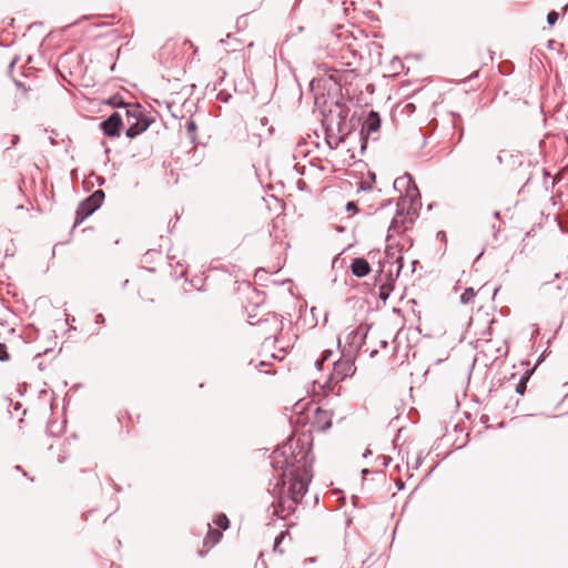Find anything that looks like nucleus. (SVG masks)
Returning a JSON list of instances; mask_svg holds the SVG:
<instances>
[{"label": "nucleus", "mask_w": 568, "mask_h": 568, "mask_svg": "<svg viewBox=\"0 0 568 568\" xmlns=\"http://www.w3.org/2000/svg\"><path fill=\"white\" fill-rule=\"evenodd\" d=\"M270 458L277 477L273 487L267 489L276 499L268 509H273V516L284 518L295 513L297 505L308 491L313 479L314 456L311 448H305L302 439L288 438L276 447Z\"/></svg>", "instance_id": "nucleus-1"}, {"label": "nucleus", "mask_w": 568, "mask_h": 568, "mask_svg": "<svg viewBox=\"0 0 568 568\" xmlns=\"http://www.w3.org/2000/svg\"><path fill=\"white\" fill-rule=\"evenodd\" d=\"M393 186L396 191H405L396 203V216L392 220L388 231L399 232V229H408L414 224L422 209L420 192L409 173L395 179Z\"/></svg>", "instance_id": "nucleus-2"}, {"label": "nucleus", "mask_w": 568, "mask_h": 568, "mask_svg": "<svg viewBox=\"0 0 568 568\" xmlns=\"http://www.w3.org/2000/svg\"><path fill=\"white\" fill-rule=\"evenodd\" d=\"M337 112L336 116V136L334 140V146H339L342 143L355 132L361 129L362 113L358 111H352L351 108L341 100L334 102Z\"/></svg>", "instance_id": "nucleus-3"}, {"label": "nucleus", "mask_w": 568, "mask_h": 568, "mask_svg": "<svg viewBox=\"0 0 568 568\" xmlns=\"http://www.w3.org/2000/svg\"><path fill=\"white\" fill-rule=\"evenodd\" d=\"M356 354L345 353L341 351L339 359L333 363L332 373L327 382L324 384L323 389H332L335 385L343 382L347 377H352L356 372Z\"/></svg>", "instance_id": "nucleus-4"}, {"label": "nucleus", "mask_w": 568, "mask_h": 568, "mask_svg": "<svg viewBox=\"0 0 568 568\" xmlns=\"http://www.w3.org/2000/svg\"><path fill=\"white\" fill-rule=\"evenodd\" d=\"M125 116L128 124V128L125 129V136L128 139L139 136L154 122V119L149 116L145 109L138 103L126 109Z\"/></svg>", "instance_id": "nucleus-5"}, {"label": "nucleus", "mask_w": 568, "mask_h": 568, "mask_svg": "<svg viewBox=\"0 0 568 568\" xmlns=\"http://www.w3.org/2000/svg\"><path fill=\"white\" fill-rule=\"evenodd\" d=\"M105 199V193L103 190L99 189L92 192L89 196L83 199L77 210L74 223L72 226V231L82 224L89 216H91L95 211H98L103 204Z\"/></svg>", "instance_id": "nucleus-6"}, {"label": "nucleus", "mask_w": 568, "mask_h": 568, "mask_svg": "<svg viewBox=\"0 0 568 568\" xmlns=\"http://www.w3.org/2000/svg\"><path fill=\"white\" fill-rule=\"evenodd\" d=\"M382 126V118L381 114L375 111L371 110L366 118L362 115V124L361 129L358 130V142H359V151L361 154H364L367 146L368 141L371 139V135L374 133L379 132Z\"/></svg>", "instance_id": "nucleus-7"}, {"label": "nucleus", "mask_w": 568, "mask_h": 568, "mask_svg": "<svg viewBox=\"0 0 568 568\" xmlns=\"http://www.w3.org/2000/svg\"><path fill=\"white\" fill-rule=\"evenodd\" d=\"M396 263L397 268L395 271L388 268L387 274L382 275V277L378 276V273L375 275V280L381 282L378 297L383 302H386L389 298L394 290L395 281L404 267V256L399 255L396 258Z\"/></svg>", "instance_id": "nucleus-8"}, {"label": "nucleus", "mask_w": 568, "mask_h": 568, "mask_svg": "<svg viewBox=\"0 0 568 568\" xmlns=\"http://www.w3.org/2000/svg\"><path fill=\"white\" fill-rule=\"evenodd\" d=\"M99 126L106 138H119L124 128L122 114L116 110L113 111L106 119L100 122Z\"/></svg>", "instance_id": "nucleus-9"}, {"label": "nucleus", "mask_w": 568, "mask_h": 568, "mask_svg": "<svg viewBox=\"0 0 568 568\" xmlns=\"http://www.w3.org/2000/svg\"><path fill=\"white\" fill-rule=\"evenodd\" d=\"M333 413L321 407H316L313 412L310 423L312 428L317 432H326L332 427Z\"/></svg>", "instance_id": "nucleus-10"}, {"label": "nucleus", "mask_w": 568, "mask_h": 568, "mask_svg": "<svg viewBox=\"0 0 568 568\" xmlns=\"http://www.w3.org/2000/svg\"><path fill=\"white\" fill-rule=\"evenodd\" d=\"M334 124L336 125V116L333 110H329L328 114L323 113L322 126L324 130V139L325 143L331 150H335L338 146H334V140L336 133H334Z\"/></svg>", "instance_id": "nucleus-11"}, {"label": "nucleus", "mask_w": 568, "mask_h": 568, "mask_svg": "<svg viewBox=\"0 0 568 568\" xmlns=\"http://www.w3.org/2000/svg\"><path fill=\"white\" fill-rule=\"evenodd\" d=\"M403 254L400 253V250H398V254L396 255L395 248L393 245H386L384 250V258L378 261V276L382 277V275L387 274L386 265H389V268L393 270V265L397 266L396 258Z\"/></svg>", "instance_id": "nucleus-12"}, {"label": "nucleus", "mask_w": 568, "mask_h": 568, "mask_svg": "<svg viewBox=\"0 0 568 568\" xmlns=\"http://www.w3.org/2000/svg\"><path fill=\"white\" fill-rule=\"evenodd\" d=\"M258 307H260V303L257 302V303L254 304L253 310L248 311V313H247L248 323L251 325L262 324V323L268 322L270 317H272V320L276 324V331L281 332L282 328H283V323H282V320L280 318V315L274 313V312H268L266 314L268 317H265V318L264 317H257V314L254 313V311L257 310Z\"/></svg>", "instance_id": "nucleus-13"}, {"label": "nucleus", "mask_w": 568, "mask_h": 568, "mask_svg": "<svg viewBox=\"0 0 568 568\" xmlns=\"http://www.w3.org/2000/svg\"><path fill=\"white\" fill-rule=\"evenodd\" d=\"M351 272L354 276L363 278L372 272L371 264L365 257H354L351 263Z\"/></svg>", "instance_id": "nucleus-14"}, {"label": "nucleus", "mask_w": 568, "mask_h": 568, "mask_svg": "<svg viewBox=\"0 0 568 568\" xmlns=\"http://www.w3.org/2000/svg\"><path fill=\"white\" fill-rule=\"evenodd\" d=\"M365 339L366 332L361 333L358 328L351 331L346 336V343L349 347L354 348V354H356V356L365 344Z\"/></svg>", "instance_id": "nucleus-15"}, {"label": "nucleus", "mask_w": 568, "mask_h": 568, "mask_svg": "<svg viewBox=\"0 0 568 568\" xmlns=\"http://www.w3.org/2000/svg\"><path fill=\"white\" fill-rule=\"evenodd\" d=\"M184 129H185V132H186V135H187L190 142L193 145H197V144L204 145L205 144L203 141H200L197 139V135H196L197 124L192 115L186 119V121L184 123Z\"/></svg>", "instance_id": "nucleus-16"}, {"label": "nucleus", "mask_w": 568, "mask_h": 568, "mask_svg": "<svg viewBox=\"0 0 568 568\" xmlns=\"http://www.w3.org/2000/svg\"><path fill=\"white\" fill-rule=\"evenodd\" d=\"M222 538V532L220 530L213 529L210 524H207V532L203 540L204 547H213L220 542Z\"/></svg>", "instance_id": "nucleus-17"}, {"label": "nucleus", "mask_w": 568, "mask_h": 568, "mask_svg": "<svg viewBox=\"0 0 568 568\" xmlns=\"http://www.w3.org/2000/svg\"><path fill=\"white\" fill-rule=\"evenodd\" d=\"M106 103H108L109 105L113 106V108H116V109H119V108H123V109H125V110H126L128 108H130V106H132V105H135V104H136V103H126V102L124 101L123 97H122V95H120V94H113V95H111V97L108 99Z\"/></svg>", "instance_id": "nucleus-18"}, {"label": "nucleus", "mask_w": 568, "mask_h": 568, "mask_svg": "<svg viewBox=\"0 0 568 568\" xmlns=\"http://www.w3.org/2000/svg\"><path fill=\"white\" fill-rule=\"evenodd\" d=\"M213 524L217 526L216 530H220L221 532L229 529L230 527V519L224 513H217L213 517Z\"/></svg>", "instance_id": "nucleus-19"}, {"label": "nucleus", "mask_w": 568, "mask_h": 568, "mask_svg": "<svg viewBox=\"0 0 568 568\" xmlns=\"http://www.w3.org/2000/svg\"><path fill=\"white\" fill-rule=\"evenodd\" d=\"M450 115H452V125L455 130L458 131V133H459L458 140L460 141L464 136V126H463L462 115L457 112H452Z\"/></svg>", "instance_id": "nucleus-20"}, {"label": "nucleus", "mask_w": 568, "mask_h": 568, "mask_svg": "<svg viewBox=\"0 0 568 568\" xmlns=\"http://www.w3.org/2000/svg\"><path fill=\"white\" fill-rule=\"evenodd\" d=\"M514 70H515V64H514V62H511L509 60L501 61L498 64V71L501 75H510V74H513Z\"/></svg>", "instance_id": "nucleus-21"}, {"label": "nucleus", "mask_w": 568, "mask_h": 568, "mask_svg": "<svg viewBox=\"0 0 568 568\" xmlns=\"http://www.w3.org/2000/svg\"><path fill=\"white\" fill-rule=\"evenodd\" d=\"M288 534L287 530L285 531H281L274 539V545H273V551L276 552V554H280V555H283L284 554V550L281 548V544L283 542V540L285 539V536Z\"/></svg>", "instance_id": "nucleus-22"}, {"label": "nucleus", "mask_w": 568, "mask_h": 568, "mask_svg": "<svg viewBox=\"0 0 568 568\" xmlns=\"http://www.w3.org/2000/svg\"><path fill=\"white\" fill-rule=\"evenodd\" d=\"M476 296V292L473 287H466L465 291L460 294L459 301L462 304L467 305L474 297Z\"/></svg>", "instance_id": "nucleus-23"}, {"label": "nucleus", "mask_w": 568, "mask_h": 568, "mask_svg": "<svg viewBox=\"0 0 568 568\" xmlns=\"http://www.w3.org/2000/svg\"><path fill=\"white\" fill-rule=\"evenodd\" d=\"M161 254V251L160 250H155V248H152V250H148L143 255H142V262L145 263V264H152L154 263L155 261V256L160 255Z\"/></svg>", "instance_id": "nucleus-24"}, {"label": "nucleus", "mask_w": 568, "mask_h": 568, "mask_svg": "<svg viewBox=\"0 0 568 568\" xmlns=\"http://www.w3.org/2000/svg\"><path fill=\"white\" fill-rule=\"evenodd\" d=\"M528 381L521 376L515 387L516 394L523 396L526 393Z\"/></svg>", "instance_id": "nucleus-25"}, {"label": "nucleus", "mask_w": 568, "mask_h": 568, "mask_svg": "<svg viewBox=\"0 0 568 568\" xmlns=\"http://www.w3.org/2000/svg\"><path fill=\"white\" fill-rule=\"evenodd\" d=\"M558 19H559V13L556 10H550L547 13V23L550 27H554L556 24V22L558 21Z\"/></svg>", "instance_id": "nucleus-26"}, {"label": "nucleus", "mask_w": 568, "mask_h": 568, "mask_svg": "<svg viewBox=\"0 0 568 568\" xmlns=\"http://www.w3.org/2000/svg\"><path fill=\"white\" fill-rule=\"evenodd\" d=\"M10 359L8 347L4 343H0V362L4 363Z\"/></svg>", "instance_id": "nucleus-27"}, {"label": "nucleus", "mask_w": 568, "mask_h": 568, "mask_svg": "<svg viewBox=\"0 0 568 568\" xmlns=\"http://www.w3.org/2000/svg\"><path fill=\"white\" fill-rule=\"evenodd\" d=\"M217 100H220L223 103H227L232 99V94L227 92L226 90H221L217 95Z\"/></svg>", "instance_id": "nucleus-28"}, {"label": "nucleus", "mask_w": 568, "mask_h": 568, "mask_svg": "<svg viewBox=\"0 0 568 568\" xmlns=\"http://www.w3.org/2000/svg\"><path fill=\"white\" fill-rule=\"evenodd\" d=\"M333 356V351L332 349H324L320 356V362L321 363H325L326 361H328L331 357Z\"/></svg>", "instance_id": "nucleus-29"}, {"label": "nucleus", "mask_w": 568, "mask_h": 568, "mask_svg": "<svg viewBox=\"0 0 568 568\" xmlns=\"http://www.w3.org/2000/svg\"><path fill=\"white\" fill-rule=\"evenodd\" d=\"M345 210L347 212H357V202L348 201L345 205Z\"/></svg>", "instance_id": "nucleus-30"}, {"label": "nucleus", "mask_w": 568, "mask_h": 568, "mask_svg": "<svg viewBox=\"0 0 568 568\" xmlns=\"http://www.w3.org/2000/svg\"><path fill=\"white\" fill-rule=\"evenodd\" d=\"M94 322L98 325L104 326L105 325V317H104V315L102 313L97 314L95 318H94Z\"/></svg>", "instance_id": "nucleus-31"}, {"label": "nucleus", "mask_w": 568, "mask_h": 568, "mask_svg": "<svg viewBox=\"0 0 568 568\" xmlns=\"http://www.w3.org/2000/svg\"><path fill=\"white\" fill-rule=\"evenodd\" d=\"M537 367H535V365L527 369L521 376L524 377V379H527L529 382L530 377L532 376V374L535 373Z\"/></svg>", "instance_id": "nucleus-32"}, {"label": "nucleus", "mask_w": 568, "mask_h": 568, "mask_svg": "<svg viewBox=\"0 0 568 568\" xmlns=\"http://www.w3.org/2000/svg\"><path fill=\"white\" fill-rule=\"evenodd\" d=\"M479 73H480V70L478 69V70L474 71L469 77H467L466 79H464L462 82H463V83H467V82H469L470 80L478 78V77H479Z\"/></svg>", "instance_id": "nucleus-33"}, {"label": "nucleus", "mask_w": 568, "mask_h": 568, "mask_svg": "<svg viewBox=\"0 0 568 568\" xmlns=\"http://www.w3.org/2000/svg\"><path fill=\"white\" fill-rule=\"evenodd\" d=\"M378 458H381L383 460L384 467H388V465L393 460L390 456H386V455H381Z\"/></svg>", "instance_id": "nucleus-34"}, {"label": "nucleus", "mask_w": 568, "mask_h": 568, "mask_svg": "<svg viewBox=\"0 0 568 568\" xmlns=\"http://www.w3.org/2000/svg\"><path fill=\"white\" fill-rule=\"evenodd\" d=\"M19 61V57H14L8 67V72L11 73Z\"/></svg>", "instance_id": "nucleus-35"}, {"label": "nucleus", "mask_w": 568, "mask_h": 568, "mask_svg": "<svg viewBox=\"0 0 568 568\" xmlns=\"http://www.w3.org/2000/svg\"><path fill=\"white\" fill-rule=\"evenodd\" d=\"M95 178V183L99 185V186H102L105 184V178L102 176V175H94Z\"/></svg>", "instance_id": "nucleus-36"}, {"label": "nucleus", "mask_w": 568, "mask_h": 568, "mask_svg": "<svg viewBox=\"0 0 568 568\" xmlns=\"http://www.w3.org/2000/svg\"><path fill=\"white\" fill-rule=\"evenodd\" d=\"M545 357H546V351H544L540 354V356L537 358V361L535 363V367H538L545 361Z\"/></svg>", "instance_id": "nucleus-37"}, {"label": "nucleus", "mask_w": 568, "mask_h": 568, "mask_svg": "<svg viewBox=\"0 0 568 568\" xmlns=\"http://www.w3.org/2000/svg\"><path fill=\"white\" fill-rule=\"evenodd\" d=\"M19 142H20V136H19V135H17V134L12 135V138H11V145H10V148L16 146Z\"/></svg>", "instance_id": "nucleus-38"}, {"label": "nucleus", "mask_w": 568, "mask_h": 568, "mask_svg": "<svg viewBox=\"0 0 568 568\" xmlns=\"http://www.w3.org/2000/svg\"><path fill=\"white\" fill-rule=\"evenodd\" d=\"M436 236L440 241H445V242L447 241V236H446V232L445 231H438Z\"/></svg>", "instance_id": "nucleus-39"}, {"label": "nucleus", "mask_w": 568, "mask_h": 568, "mask_svg": "<svg viewBox=\"0 0 568 568\" xmlns=\"http://www.w3.org/2000/svg\"><path fill=\"white\" fill-rule=\"evenodd\" d=\"M323 365L324 363H321L320 362V357L314 362V366L317 371H322L323 369Z\"/></svg>", "instance_id": "nucleus-40"}, {"label": "nucleus", "mask_w": 568, "mask_h": 568, "mask_svg": "<svg viewBox=\"0 0 568 568\" xmlns=\"http://www.w3.org/2000/svg\"><path fill=\"white\" fill-rule=\"evenodd\" d=\"M423 463V458H422V455H418L416 460H415V465H414V468L417 469Z\"/></svg>", "instance_id": "nucleus-41"}, {"label": "nucleus", "mask_w": 568, "mask_h": 568, "mask_svg": "<svg viewBox=\"0 0 568 568\" xmlns=\"http://www.w3.org/2000/svg\"><path fill=\"white\" fill-rule=\"evenodd\" d=\"M294 169L297 171L298 174L304 175L305 174V166L300 168L297 164L294 166Z\"/></svg>", "instance_id": "nucleus-42"}, {"label": "nucleus", "mask_w": 568, "mask_h": 568, "mask_svg": "<svg viewBox=\"0 0 568 568\" xmlns=\"http://www.w3.org/2000/svg\"><path fill=\"white\" fill-rule=\"evenodd\" d=\"M392 202H393V200H392V199L384 201V202L381 204L379 209H384V207H386V206L390 205V204H392Z\"/></svg>", "instance_id": "nucleus-43"}, {"label": "nucleus", "mask_w": 568, "mask_h": 568, "mask_svg": "<svg viewBox=\"0 0 568 568\" xmlns=\"http://www.w3.org/2000/svg\"><path fill=\"white\" fill-rule=\"evenodd\" d=\"M113 488H114V490H115L116 493H121V491H122V489H123V488H122V486H121V485H119V484H116V483H113Z\"/></svg>", "instance_id": "nucleus-44"}, {"label": "nucleus", "mask_w": 568, "mask_h": 568, "mask_svg": "<svg viewBox=\"0 0 568 568\" xmlns=\"http://www.w3.org/2000/svg\"><path fill=\"white\" fill-rule=\"evenodd\" d=\"M368 190H372V185H364V184H362V185L358 187V191H368Z\"/></svg>", "instance_id": "nucleus-45"}, {"label": "nucleus", "mask_w": 568, "mask_h": 568, "mask_svg": "<svg viewBox=\"0 0 568 568\" xmlns=\"http://www.w3.org/2000/svg\"><path fill=\"white\" fill-rule=\"evenodd\" d=\"M396 487H397L399 490L404 489V488H405V484H404V481H403V480H398V481L396 483Z\"/></svg>", "instance_id": "nucleus-46"}, {"label": "nucleus", "mask_w": 568, "mask_h": 568, "mask_svg": "<svg viewBox=\"0 0 568 568\" xmlns=\"http://www.w3.org/2000/svg\"><path fill=\"white\" fill-rule=\"evenodd\" d=\"M14 469L18 471H21L23 476H27V473L23 470V468L20 465L14 466Z\"/></svg>", "instance_id": "nucleus-47"}, {"label": "nucleus", "mask_w": 568, "mask_h": 568, "mask_svg": "<svg viewBox=\"0 0 568 568\" xmlns=\"http://www.w3.org/2000/svg\"><path fill=\"white\" fill-rule=\"evenodd\" d=\"M483 335H491V328L488 326L483 331Z\"/></svg>", "instance_id": "nucleus-48"}, {"label": "nucleus", "mask_w": 568, "mask_h": 568, "mask_svg": "<svg viewBox=\"0 0 568 568\" xmlns=\"http://www.w3.org/2000/svg\"><path fill=\"white\" fill-rule=\"evenodd\" d=\"M377 254H379V250L371 251V252L368 253V255H369L372 258H374V257H375V255H377Z\"/></svg>", "instance_id": "nucleus-49"}, {"label": "nucleus", "mask_w": 568, "mask_h": 568, "mask_svg": "<svg viewBox=\"0 0 568 568\" xmlns=\"http://www.w3.org/2000/svg\"><path fill=\"white\" fill-rule=\"evenodd\" d=\"M556 41L555 40H549L548 43H547V47L549 49H554V45H555Z\"/></svg>", "instance_id": "nucleus-50"}, {"label": "nucleus", "mask_w": 568, "mask_h": 568, "mask_svg": "<svg viewBox=\"0 0 568 568\" xmlns=\"http://www.w3.org/2000/svg\"><path fill=\"white\" fill-rule=\"evenodd\" d=\"M379 345H381L382 348H387L388 347V342L387 341H381Z\"/></svg>", "instance_id": "nucleus-51"}, {"label": "nucleus", "mask_w": 568, "mask_h": 568, "mask_svg": "<svg viewBox=\"0 0 568 568\" xmlns=\"http://www.w3.org/2000/svg\"><path fill=\"white\" fill-rule=\"evenodd\" d=\"M369 473H371V470H369V469H367V468H364V469L362 470V475H363V477H364V478H366V476H368V474H369Z\"/></svg>", "instance_id": "nucleus-52"}, {"label": "nucleus", "mask_w": 568, "mask_h": 568, "mask_svg": "<svg viewBox=\"0 0 568 568\" xmlns=\"http://www.w3.org/2000/svg\"><path fill=\"white\" fill-rule=\"evenodd\" d=\"M268 123V119L266 116L261 118V124L266 125Z\"/></svg>", "instance_id": "nucleus-53"}, {"label": "nucleus", "mask_w": 568, "mask_h": 568, "mask_svg": "<svg viewBox=\"0 0 568 568\" xmlns=\"http://www.w3.org/2000/svg\"><path fill=\"white\" fill-rule=\"evenodd\" d=\"M21 406H22L21 403L17 402V403L13 404V409L18 410V409L21 408Z\"/></svg>", "instance_id": "nucleus-54"}, {"label": "nucleus", "mask_w": 568, "mask_h": 568, "mask_svg": "<svg viewBox=\"0 0 568 568\" xmlns=\"http://www.w3.org/2000/svg\"><path fill=\"white\" fill-rule=\"evenodd\" d=\"M65 460H67V457H65V456H59V457H58V462H59L60 464L64 463Z\"/></svg>", "instance_id": "nucleus-55"}, {"label": "nucleus", "mask_w": 568, "mask_h": 568, "mask_svg": "<svg viewBox=\"0 0 568 568\" xmlns=\"http://www.w3.org/2000/svg\"><path fill=\"white\" fill-rule=\"evenodd\" d=\"M111 23L109 22H101V23H97L95 27H106V26H110Z\"/></svg>", "instance_id": "nucleus-56"}, {"label": "nucleus", "mask_w": 568, "mask_h": 568, "mask_svg": "<svg viewBox=\"0 0 568 568\" xmlns=\"http://www.w3.org/2000/svg\"><path fill=\"white\" fill-rule=\"evenodd\" d=\"M496 160L499 164L504 162L503 156L500 154L497 155Z\"/></svg>", "instance_id": "nucleus-57"}, {"label": "nucleus", "mask_w": 568, "mask_h": 568, "mask_svg": "<svg viewBox=\"0 0 568 568\" xmlns=\"http://www.w3.org/2000/svg\"><path fill=\"white\" fill-rule=\"evenodd\" d=\"M493 216H494L495 219H499V217H500V212H499V211H495V212L493 213Z\"/></svg>", "instance_id": "nucleus-58"}, {"label": "nucleus", "mask_w": 568, "mask_h": 568, "mask_svg": "<svg viewBox=\"0 0 568 568\" xmlns=\"http://www.w3.org/2000/svg\"><path fill=\"white\" fill-rule=\"evenodd\" d=\"M436 205V202H432L427 205V210L430 211Z\"/></svg>", "instance_id": "nucleus-59"}, {"label": "nucleus", "mask_w": 568, "mask_h": 568, "mask_svg": "<svg viewBox=\"0 0 568 568\" xmlns=\"http://www.w3.org/2000/svg\"><path fill=\"white\" fill-rule=\"evenodd\" d=\"M267 365V362L261 361L257 367H264Z\"/></svg>", "instance_id": "nucleus-60"}, {"label": "nucleus", "mask_w": 568, "mask_h": 568, "mask_svg": "<svg viewBox=\"0 0 568 568\" xmlns=\"http://www.w3.org/2000/svg\"><path fill=\"white\" fill-rule=\"evenodd\" d=\"M418 264L417 260L412 261L413 272L415 271V266Z\"/></svg>", "instance_id": "nucleus-61"}, {"label": "nucleus", "mask_w": 568, "mask_h": 568, "mask_svg": "<svg viewBox=\"0 0 568 568\" xmlns=\"http://www.w3.org/2000/svg\"><path fill=\"white\" fill-rule=\"evenodd\" d=\"M74 321H75V317H72V318L70 320V316H69V315H67V323H68V324H69V323H72V322H74Z\"/></svg>", "instance_id": "nucleus-62"}, {"label": "nucleus", "mask_w": 568, "mask_h": 568, "mask_svg": "<svg viewBox=\"0 0 568 568\" xmlns=\"http://www.w3.org/2000/svg\"><path fill=\"white\" fill-rule=\"evenodd\" d=\"M568 11V2L562 7V13L565 14Z\"/></svg>", "instance_id": "nucleus-63"}, {"label": "nucleus", "mask_w": 568, "mask_h": 568, "mask_svg": "<svg viewBox=\"0 0 568 568\" xmlns=\"http://www.w3.org/2000/svg\"><path fill=\"white\" fill-rule=\"evenodd\" d=\"M480 420H481L483 423H484V422H487V420H488V416H487V415H483V416L480 417Z\"/></svg>", "instance_id": "nucleus-64"}]
</instances>
